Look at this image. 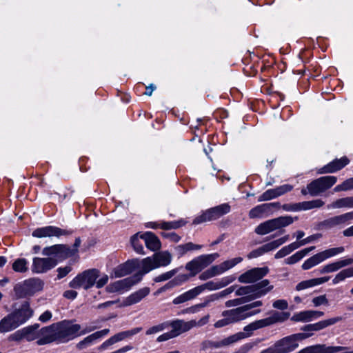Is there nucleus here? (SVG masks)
I'll list each match as a JSON object with an SVG mask.
<instances>
[{"mask_svg":"<svg viewBox=\"0 0 353 353\" xmlns=\"http://www.w3.org/2000/svg\"><path fill=\"white\" fill-rule=\"evenodd\" d=\"M219 256L218 253L200 255L185 265V269L190 272V276H194L204 268L211 264Z\"/></svg>","mask_w":353,"mask_h":353,"instance_id":"obj_7","label":"nucleus"},{"mask_svg":"<svg viewBox=\"0 0 353 353\" xmlns=\"http://www.w3.org/2000/svg\"><path fill=\"white\" fill-rule=\"evenodd\" d=\"M349 163L350 160L346 157H343L341 159H336L323 167L319 168L317 170V174H323L336 172L343 168Z\"/></svg>","mask_w":353,"mask_h":353,"instance_id":"obj_17","label":"nucleus"},{"mask_svg":"<svg viewBox=\"0 0 353 353\" xmlns=\"http://www.w3.org/2000/svg\"><path fill=\"white\" fill-rule=\"evenodd\" d=\"M343 320L342 316H335L325 319L312 324L304 325L301 330L304 332H317L323 330L329 326L333 325Z\"/></svg>","mask_w":353,"mask_h":353,"instance_id":"obj_18","label":"nucleus"},{"mask_svg":"<svg viewBox=\"0 0 353 353\" xmlns=\"http://www.w3.org/2000/svg\"><path fill=\"white\" fill-rule=\"evenodd\" d=\"M353 208V196H347L336 199L327 205L328 209Z\"/></svg>","mask_w":353,"mask_h":353,"instance_id":"obj_36","label":"nucleus"},{"mask_svg":"<svg viewBox=\"0 0 353 353\" xmlns=\"http://www.w3.org/2000/svg\"><path fill=\"white\" fill-rule=\"evenodd\" d=\"M194 289L196 292L197 295H199L200 294H201L203 292H204L206 290L212 291V290H219L221 288H220L219 281H208L204 284H202L201 285L196 286L194 288Z\"/></svg>","mask_w":353,"mask_h":353,"instance_id":"obj_45","label":"nucleus"},{"mask_svg":"<svg viewBox=\"0 0 353 353\" xmlns=\"http://www.w3.org/2000/svg\"><path fill=\"white\" fill-rule=\"evenodd\" d=\"M353 277V267L344 269L336 274L332 279V283L336 285L345 281L347 278Z\"/></svg>","mask_w":353,"mask_h":353,"instance_id":"obj_43","label":"nucleus"},{"mask_svg":"<svg viewBox=\"0 0 353 353\" xmlns=\"http://www.w3.org/2000/svg\"><path fill=\"white\" fill-rule=\"evenodd\" d=\"M161 236L165 239H169L170 241L172 242H179L181 240V236H179L175 232H161Z\"/></svg>","mask_w":353,"mask_h":353,"instance_id":"obj_60","label":"nucleus"},{"mask_svg":"<svg viewBox=\"0 0 353 353\" xmlns=\"http://www.w3.org/2000/svg\"><path fill=\"white\" fill-rule=\"evenodd\" d=\"M297 217L291 216H282L278 218L268 220L259 224L255 228V232L259 235H265L276 230L281 229L291 225Z\"/></svg>","mask_w":353,"mask_h":353,"instance_id":"obj_3","label":"nucleus"},{"mask_svg":"<svg viewBox=\"0 0 353 353\" xmlns=\"http://www.w3.org/2000/svg\"><path fill=\"white\" fill-rule=\"evenodd\" d=\"M110 332L109 329H103L100 331H97L88 336H86L83 340L80 341L77 344V347L79 350L84 349L87 346L94 343L97 340L106 336Z\"/></svg>","mask_w":353,"mask_h":353,"instance_id":"obj_29","label":"nucleus"},{"mask_svg":"<svg viewBox=\"0 0 353 353\" xmlns=\"http://www.w3.org/2000/svg\"><path fill=\"white\" fill-rule=\"evenodd\" d=\"M252 285H247V286H242L238 288L236 290V296H245L243 298H247L248 301H252L250 297H252Z\"/></svg>","mask_w":353,"mask_h":353,"instance_id":"obj_50","label":"nucleus"},{"mask_svg":"<svg viewBox=\"0 0 353 353\" xmlns=\"http://www.w3.org/2000/svg\"><path fill=\"white\" fill-rule=\"evenodd\" d=\"M56 343H65L79 335H84L97 329V326H86L81 330L79 324H74L72 321L63 320L52 323Z\"/></svg>","mask_w":353,"mask_h":353,"instance_id":"obj_1","label":"nucleus"},{"mask_svg":"<svg viewBox=\"0 0 353 353\" xmlns=\"http://www.w3.org/2000/svg\"><path fill=\"white\" fill-rule=\"evenodd\" d=\"M197 296L196 292L194 288L174 298L172 301V303L174 305L181 304L194 299Z\"/></svg>","mask_w":353,"mask_h":353,"instance_id":"obj_39","label":"nucleus"},{"mask_svg":"<svg viewBox=\"0 0 353 353\" xmlns=\"http://www.w3.org/2000/svg\"><path fill=\"white\" fill-rule=\"evenodd\" d=\"M131 243L136 252L141 254H144L143 247L138 238V234L131 238Z\"/></svg>","mask_w":353,"mask_h":353,"instance_id":"obj_55","label":"nucleus"},{"mask_svg":"<svg viewBox=\"0 0 353 353\" xmlns=\"http://www.w3.org/2000/svg\"><path fill=\"white\" fill-rule=\"evenodd\" d=\"M274 345L278 353H290L297 348L290 335L276 341Z\"/></svg>","mask_w":353,"mask_h":353,"instance_id":"obj_26","label":"nucleus"},{"mask_svg":"<svg viewBox=\"0 0 353 353\" xmlns=\"http://www.w3.org/2000/svg\"><path fill=\"white\" fill-rule=\"evenodd\" d=\"M146 247L152 251H157L161 248V242L159 238L151 232H146L140 236Z\"/></svg>","mask_w":353,"mask_h":353,"instance_id":"obj_30","label":"nucleus"},{"mask_svg":"<svg viewBox=\"0 0 353 353\" xmlns=\"http://www.w3.org/2000/svg\"><path fill=\"white\" fill-rule=\"evenodd\" d=\"M141 270L134 274L137 279L139 277V276H140V281H141L144 274L148 273L154 269L157 268L153 257H147L143 259L141 261Z\"/></svg>","mask_w":353,"mask_h":353,"instance_id":"obj_34","label":"nucleus"},{"mask_svg":"<svg viewBox=\"0 0 353 353\" xmlns=\"http://www.w3.org/2000/svg\"><path fill=\"white\" fill-rule=\"evenodd\" d=\"M293 186L290 184H284L275 188L278 196H282L293 190Z\"/></svg>","mask_w":353,"mask_h":353,"instance_id":"obj_58","label":"nucleus"},{"mask_svg":"<svg viewBox=\"0 0 353 353\" xmlns=\"http://www.w3.org/2000/svg\"><path fill=\"white\" fill-rule=\"evenodd\" d=\"M288 239L289 235H286L282 238L271 241L270 242V243L271 244L273 249L275 250L276 248H279L280 245L285 243Z\"/></svg>","mask_w":353,"mask_h":353,"instance_id":"obj_64","label":"nucleus"},{"mask_svg":"<svg viewBox=\"0 0 353 353\" xmlns=\"http://www.w3.org/2000/svg\"><path fill=\"white\" fill-rule=\"evenodd\" d=\"M315 247L312 246L307 248H305L302 250L296 252L295 254L292 255L291 256L285 259V263L286 264H294L302 259L306 254H307L310 252L314 250Z\"/></svg>","mask_w":353,"mask_h":353,"instance_id":"obj_40","label":"nucleus"},{"mask_svg":"<svg viewBox=\"0 0 353 353\" xmlns=\"http://www.w3.org/2000/svg\"><path fill=\"white\" fill-rule=\"evenodd\" d=\"M75 249H71L66 244H56L44 248L42 254L49 257L53 256L52 258L57 260V263L58 261H62L75 255Z\"/></svg>","mask_w":353,"mask_h":353,"instance_id":"obj_6","label":"nucleus"},{"mask_svg":"<svg viewBox=\"0 0 353 353\" xmlns=\"http://www.w3.org/2000/svg\"><path fill=\"white\" fill-rule=\"evenodd\" d=\"M329 279V276H325L303 281L296 285V290L297 291H301L307 288L319 285L327 282Z\"/></svg>","mask_w":353,"mask_h":353,"instance_id":"obj_35","label":"nucleus"},{"mask_svg":"<svg viewBox=\"0 0 353 353\" xmlns=\"http://www.w3.org/2000/svg\"><path fill=\"white\" fill-rule=\"evenodd\" d=\"M236 279L235 276L233 275L225 276L222 278L220 281H219V283L220 285V288H224L232 283Z\"/></svg>","mask_w":353,"mask_h":353,"instance_id":"obj_63","label":"nucleus"},{"mask_svg":"<svg viewBox=\"0 0 353 353\" xmlns=\"http://www.w3.org/2000/svg\"><path fill=\"white\" fill-rule=\"evenodd\" d=\"M176 273V270H172L161 274L154 279V281L156 283L167 281L171 279Z\"/></svg>","mask_w":353,"mask_h":353,"instance_id":"obj_57","label":"nucleus"},{"mask_svg":"<svg viewBox=\"0 0 353 353\" xmlns=\"http://www.w3.org/2000/svg\"><path fill=\"white\" fill-rule=\"evenodd\" d=\"M270 204H261L251 209L249 212L250 219H260L268 216L270 214Z\"/></svg>","mask_w":353,"mask_h":353,"instance_id":"obj_33","label":"nucleus"},{"mask_svg":"<svg viewBox=\"0 0 353 353\" xmlns=\"http://www.w3.org/2000/svg\"><path fill=\"white\" fill-rule=\"evenodd\" d=\"M345 251V248L343 246L330 248L323 252H319L322 261H325L329 258L335 256L339 254L343 253Z\"/></svg>","mask_w":353,"mask_h":353,"instance_id":"obj_44","label":"nucleus"},{"mask_svg":"<svg viewBox=\"0 0 353 353\" xmlns=\"http://www.w3.org/2000/svg\"><path fill=\"white\" fill-rule=\"evenodd\" d=\"M57 265V260L52 257L33 259L32 271L34 273L41 274L46 272Z\"/></svg>","mask_w":353,"mask_h":353,"instance_id":"obj_14","label":"nucleus"},{"mask_svg":"<svg viewBox=\"0 0 353 353\" xmlns=\"http://www.w3.org/2000/svg\"><path fill=\"white\" fill-rule=\"evenodd\" d=\"M39 327V324H34L32 326L23 328L21 332L20 337L25 339L28 341H39L40 338V329Z\"/></svg>","mask_w":353,"mask_h":353,"instance_id":"obj_32","label":"nucleus"},{"mask_svg":"<svg viewBox=\"0 0 353 353\" xmlns=\"http://www.w3.org/2000/svg\"><path fill=\"white\" fill-rule=\"evenodd\" d=\"M312 335H313V334L300 332V333L293 334L290 336H291L292 341H294L296 347H298L299 341H301L306 339H308V338L311 337Z\"/></svg>","mask_w":353,"mask_h":353,"instance_id":"obj_54","label":"nucleus"},{"mask_svg":"<svg viewBox=\"0 0 353 353\" xmlns=\"http://www.w3.org/2000/svg\"><path fill=\"white\" fill-rule=\"evenodd\" d=\"M251 285L252 288V297L250 298L253 300L265 296L274 288L273 285H270V281L268 279H264L256 284Z\"/></svg>","mask_w":353,"mask_h":353,"instance_id":"obj_23","label":"nucleus"},{"mask_svg":"<svg viewBox=\"0 0 353 353\" xmlns=\"http://www.w3.org/2000/svg\"><path fill=\"white\" fill-rule=\"evenodd\" d=\"M352 219L353 211L325 219L321 223V225L326 229H330L338 225H343Z\"/></svg>","mask_w":353,"mask_h":353,"instance_id":"obj_19","label":"nucleus"},{"mask_svg":"<svg viewBox=\"0 0 353 353\" xmlns=\"http://www.w3.org/2000/svg\"><path fill=\"white\" fill-rule=\"evenodd\" d=\"M72 270L71 266L67 265L65 267H61L57 269V279H61L65 277L68 274H69Z\"/></svg>","mask_w":353,"mask_h":353,"instance_id":"obj_62","label":"nucleus"},{"mask_svg":"<svg viewBox=\"0 0 353 353\" xmlns=\"http://www.w3.org/2000/svg\"><path fill=\"white\" fill-rule=\"evenodd\" d=\"M347 348L345 346H328L325 344H316L307 346L296 353H337Z\"/></svg>","mask_w":353,"mask_h":353,"instance_id":"obj_15","label":"nucleus"},{"mask_svg":"<svg viewBox=\"0 0 353 353\" xmlns=\"http://www.w3.org/2000/svg\"><path fill=\"white\" fill-rule=\"evenodd\" d=\"M243 261L242 257H236L232 259H229L223 261V263L216 265L218 271L220 274L234 268L237 264Z\"/></svg>","mask_w":353,"mask_h":353,"instance_id":"obj_38","label":"nucleus"},{"mask_svg":"<svg viewBox=\"0 0 353 353\" xmlns=\"http://www.w3.org/2000/svg\"><path fill=\"white\" fill-rule=\"evenodd\" d=\"M261 312L256 310L251 312H246L243 306H241L234 309L225 310L222 312L223 316H227L229 323L231 324L244 320L246 318L255 315Z\"/></svg>","mask_w":353,"mask_h":353,"instance_id":"obj_12","label":"nucleus"},{"mask_svg":"<svg viewBox=\"0 0 353 353\" xmlns=\"http://www.w3.org/2000/svg\"><path fill=\"white\" fill-rule=\"evenodd\" d=\"M99 276V271L97 269H88L77 274L69 283V286L74 289L82 288L88 290L94 285Z\"/></svg>","mask_w":353,"mask_h":353,"instance_id":"obj_4","label":"nucleus"},{"mask_svg":"<svg viewBox=\"0 0 353 353\" xmlns=\"http://www.w3.org/2000/svg\"><path fill=\"white\" fill-rule=\"evenodd\" d=\"M353 264V259L352 258H346L340 259L335 262L329 263L327 265H324L321 270V273H330L338 271L341 268L348 266Z\"/></svg>","mask_w":353,"mask_h":353,"instance_id":"obj_27","label":"nucleus"},{"mask_svg":"<svg viewBox=\"0 0 353 353\" xmlns=\"http://www.w3.org/2000/svg\"><path fill=\"white\" fill-rule=\"evenodd\" d=\"M337 181L335 176H324L312 181L309 183V188L312 196L322 194L331 188Z\"/></svg>","mask_w":353,"mask_h":353,"instance_id":"obj_8","label":"nucleus"},{"mask_svg":"<svg viewBox=\"0 0 353 353\" xmlns=\"http://www.w3.org/2000/svg\"><path fill=\"white\" fill-rule=\"evenodd\" d=\"M140 282V276L137 279L134 275L117 281L109 284L106 287V291L109 293H122L128 291L132 286Z\"/></svg>","mask_w":353,"mask_h":353,"instance_id":"obj_11","label":"nucleus"},{"mask_svg":"<svg viewBox=\"0 0 353 353\" xmlns=\"http://www.w3.org/2000/svg\"><path fill=\"white\" fill-rule=\"evenodd\" d=\"M321 262H323L321 257L319 253H317L305 261L302 265V268L305 270H309Z\"/></svg>","mask_w":353,"mask_h":353,"instance_id":"obj_46","label":"nucleus"},{"mask_svg":"<svg viewBox=\"0 0 353 353\" xmlns=\"http://www.w3.org/2000/svg\"><path fill=\"white\" fill-rule=\"evenodd\" d=\"M217 300H219L218 296L216 295V294H212L206 296L203 299V302L196 304V307L198 310V312L200 310V309L208 307L212 302H214Z\"/></svg>","mask_w":353,"mask_h":353,"instance_id":"obj_51","label":"nucleus"},{"mask_svg":"<svg viewBox=\"0 0 353 353\" xmlns=\"http://www.w3.org/2000/svg\"><path fill=\"white\" fill-rule=\"evenodd\" d=\"M219 272L216 265L212 266L210 268L202 272L199 278L202 281L208 280L210 278H212L215 276L219 275Z\"/></svg>","mask_w":353,"mask_h":353,"instance_id":"obj_49","label":"nucleus"},{"mask_svg":"<svg viewBox=\"0 0 353 353\" xmlns=\"http://www.w3.org/2000/svg\"><path fill=\"white\" fill-rule=\"evenodd\" d=\"M187 223L188 221L184 219H180L173 221H161V229L165 230H176L184 226Z\"/></svg>","mask_w":353,"mask_h":353,"instance_id":"obj_42","label":"nucleus"},{"mask_svg":"<svg viewBox=\"0 0 353 353\" xmlns=\"http://www.w3.org/2000/svg\"><path fill=\"white\" fill-rule=\"evenodd\" d=\"M230 205L228 203H223L219 205L209 208L196 216L192 224L199 225L204 222L216 220L222 216L230 212Z\"/></svg>","mask_w":353,"mask_h":353,"instance_id":"obj_5","label":"nucleus"},{"mask_svg":"<svg viewBox=\"0 0 353 353\" xmlns=\"http://www.w3.org/2000/svg\"><path fill=\"white\" fill-rule=\"evenodd\" d=\"M238 337L235 336H230L227 338L223 339L221 341H205L201 344V349L205 350L207 349L212 348H221L222 347L228 346L231 344L236 343V340Z\"/></svg>","mask_w":353,"mask_h":353,"instance_id":"obj_25","label":"nucleus"},{"mask_svg":"<svg viewBox=\"0 0 353 353\" xmlns=\"http://www.w3.org/2000/svg\"><path fill=\"white\" fill-rule=\"evenodd\" d=\"M142 330V327H134L130 330L123 331L121 332H119L114 336H111L114 343H116L117 342L121 341L125 339H130L132 336L139 333Z\"/></svg>","mask_w":353,"mask_h":353,"instance_id":"obj_37","label":"nucleus"},{"mask_svg":"<svg viewBox=\"0 0 353 353\" xmlns=\"http://www.w3.org/2000/svg\"><path fill=\"white\" fill-rule=\"evenodd\" d=\"M168 327V323H162L159 325H157L150 327L149 329H148L146 330L145 334L147 335L154 334H156V333H158L159 332L164 330Z\"/></svg>","mask_w":353,"mask_h":353,"instance_id":"obj_56","label":"nucleus"},{"mask_svg":"<svg viewBox=\"0 0 353 353\" xmlns=\"http://www.w3.org/2000/svg\"><path fill=\"white\" fill-rule=\"evenodd\" d=\"M323 315L324 312L321 311L305 310L294 314L291 320L294 322H309Z\"/></svg>","mask_w":353,"mask_h":353,"instance_id":"obj_22","label":"nucleus"},{"mask_svg":"<svg viewBox=\"0 0 353 353\" xmlns=\"http://www.w3.org/2000/svg\"><path fill=\"white\" fill-rule=\"evenodd\" d=\"M247 298H238L232 300H229L225 302V306L228 307L237 306L248 302Z\"/></svg>","mask_w":353,"mask_h":353,"instance_id":"obj_59","label":"nucleus"},{"mask_svg":"<svg viewBox=\"0 0 353 353\" xmlns=\"http://www.w3.org/2000/svg\"><path fill=\"white\" fill-rule=\"evenodd\" d=\"M202 248V245L194 244L192 242H189L185 244L179 245L176 248V251L179 254L183 255L188 251L194 250H199Z\"/></svg>","mask_w":353,"mask_h":353,"instance_id":"obj_47","label":"nucleus"},{"mask_svg":"<svg viewBox=\"0 0 353 353\" xmlns=\"http://www.w3.org/2000/svg\"><path fill=\"white\" fill-rule=\"evenodd\" d=\"M55 343L56 339L52 324L40 329V338L37 341L38 345Z\"/></svg>","mask_w":353,"mask_h":353,"instance_id":"obj_24","label":"nucleus"},{"mask_svg":"<svg viewBox=\"0 0 353 353\" xmlns=\"http://www.w3.org/2000/svg\"><path fill=\"white\" fill-rule=\"evenodd\" d=\"M19 325L26 323L33 314V310L30 308L28 302H24L21 307L11 312Z\"/></svg>","mask_w":353,"mask_h":353,"instance_id":"obj_20","label":"nucleus"},{"mask_svg":"<svg viewBox=\"0 0 353 353\" xmlns=\"http://www.w3.org/2000/svg\"><path fill=\"white\" fill-rule=\"evenodd\" d=\"M137 260H128L119 265L112 271L113 276L116 278L122 277L132 272L138 266Z\"/></svg>","mask_w":353,"mask_h":353,"instance_id":"obj_21","label":"nucleus"},{"mask_svg":"<svg viewBox=\"0 0 353 353\" xmlns=\"http://www.w3.org/2000/svg\"><path fill=\"white\" fill-rule=\"evenodd\" d=\"M272 306H273V307H274L276 309L284 310L288 309V303L286 300L279 299V300L274 301Z\"/></svg>","mask_w":353,"mask_h":353,"instance_id":"obj_61","label":"nucleus"},{"mask_svg":"<svg viewBox=\"0 0 353 353\" xmlns=\"http://www.w3.org/2000/svg\"><path fill=\"white\" fill-rule=\"evenodd\" d=\"M20 325L17 322L13 315L10 313L0 321V332L6 333L11 332Z\"/></svg>","mask_w":353,"mask_h":353,"instance_id":"obj_31","label":"nucleus"},{"mask_svg":"<svg viewBox=\"0 0 353 353\" xmlns=\"http://www.w3.org/2000/svg\"><path fill=\"white\" fill-rule=\"evenodd\" d=\"M44 283L37 278L29 279L15 287V291L20 296H32L43 290Z\"/></svg>","mask_w":353,"mask_h":353,"instance_id":"obj_9","label":"nucleus"},{"mask_svg":"<svg viewBox=\"0 0 353 353\" xmlns=\"http://www.w3.org/2000/svg\"><path fill=\"white\" fill-rule=\"evenodd\" d=\"M290 316V313L288 312L274 311L269 317L250 323L244 327V332H238L233 334L232 336L238 337L236 340V342H237L241 339L251 336L253 334V332L255 330L272 325L277 323H283L288 320Z\"/></svg>","mask_w":353,"mask_h":353,"instance_id":"obj_2","label":"nucleus"},{"mask_svg":"<svg viewBox=\"0 0 353 353\" xmlns=\"http://www.w3.org/2000/svg\"><path fill=\"white\" fill-rule=\"evenodd\" d=\"M278 197L275 188L269 189L259 196V201H269Z\"/></svg>","mask_w":353,"mask_h":353,"instance_id":"obj_52","label":"nucleus"},{"mask_svg":"<svg viewBox=\"0 0 353 353\" xmlns=\"http://www.w3.org/2000/svg\"><path fill=\"white\" fill-rule=\"evenodd\" d=\"M312 303L315 307L321 305L328 306L330 305L329 301L327 298L326 294L320 295L315 296L312 299Z\"/></svg>","mask_w":353,"mask_h":353,"instance_id":"obj_53","label":"nucleus"},{"mask_svg":"<svg viewBox=\"0 0 353 353\" xmlns=\"http://www.w3.org/2000/svg\"><path fill=\"white\" fill-rule=\"evenodd\" d=\"M268 272L269 269L267 267L254 268L241 274L239 281L243 283H255L264 277Z\"/></svg>","mask_w":353,"mask_h":353,"instance_id":"obj_13","label":"nucleus"},{"mask_svg":"<svg viewBox=\"0 0 353 353\" xmlns=\"http://www.w3.org/2000/svg\"><path fill=\"white\" fill-rule=\"evenodd\" d=\"M72 233V230L61 229L56 226H45L39 228L32 232V236L37 238L43 237H60L62 236H68Z\"/></svg>","mask_w":353,"mask_h":353,"instance_id":"obj_10","label":"nucleus"},{"mask_svg":"<svg viewBox=\"0 0 353 353\" xmlns=\"http://www.w3.org/2000/svg\"><path fill=\"white\" fill-rule=\"evenodd\" d=\"M150 292V289L148 287H144L139 290L132 293L124 301L125 305H132L139 303L145 297H146Z\"/></svg>","mask_w":353,"mask_h":353,"instance_id":"obj_28","label":"nucleus"},{"mask_svg":"<svg viewBox=\"0 0 353 353\" xmlns=\"http://www.w3.org/2000/svg\"><path fill=\"white\" fill-rule=\"evenodd\" d=\"M12 269L17 272H26L28 270L27 260L26 259H17L12 264Z\"/></svg>","mask_w":353,"mask_h":353,"instance_id":"obj_48","label":"nucleus"},{"mask_svg":"<svg viewBox=\"0 0 353 353\" xmlns=\"http://www.w3.org/2000/svg\"><path fill=\"white\" fill-rule=\"evenodd\" d=\"M168 326L172 327L170 331L175 338L196 326V322L194 320L185 321L182 319H176L168 323Z\"/></svg>","mask_w":353,"mask_h":353,"instance_id":"obj_16","label":"nucleus"},{"mask_svg":"<svg viewBox=\"0 0 353 353\" xmlns=\"http://www.w3.org/2000/svg\"><path fill=\"white\" fill-rule=\"evenodd\" d=\"M152 257L157 268L166 266L171 262V255L166 252L155 253Z\"/></svg>","mask_w":353,"mask_h":353,"instance_id":"obj_41","label":"nucleus"}]
</instances>
